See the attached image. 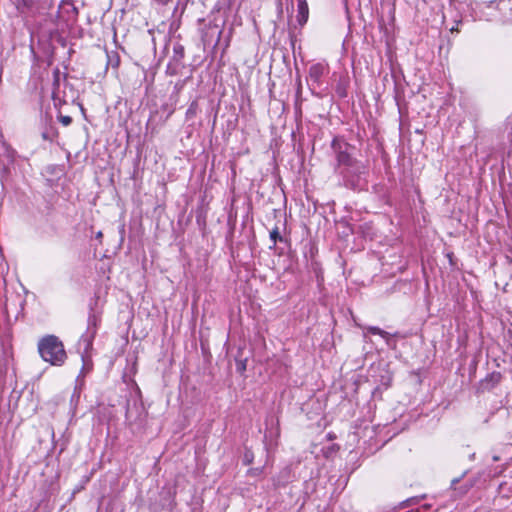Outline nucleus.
Wrapping results in <instances>:
<instances>
[{"mask_svg": "<svg viewBox=\"0 0 512 512\" xmlns=\"http://www.w3.org/2000/svg\"><path fill=\"white\" fill-rule=\"evenodd\" d=\"M37 349L41 359L52 366L61 367L68 358L63 342L56 335L43 336L38 341Z\"/></svg>", "mask_w": 512, "mask_h": 512, "instance_id": "nucleus-1", "label": "nucleus"}, {"mask_svg": "<svg viewBox=\"0 0 512 512\" xmlns=\"http://www.w3.org/2000/svg\"><path fill=\"white\" fill-rule=\"evenodd\" d=\"M341 179V184L351 190H363L367 184L368 167L358 160L335 172Z\"/></svg>", "mask_w": 512, "mask_h": 512, "instance_id": "nucleus-2", "label": "nucleus"}, {"mask_svg": "<svg viewBox=\"0 0 512 512\" xmlns=\"http://www.w3.org/2000/svg\"><path fill=\"white\" fill-rule=\"evenodd\" d=\"M330 147L336 161L335 172L358 161L353 156L355 147L348 143L343 136H335L331 141Z\"/></svg>", "mask_w": 512, "mask_h": 512, "instance_id": "nucleus-3", "label": "nucleus"}, {"mask_svg": "<svg viewBox=\"0 0 512 512\" xmlns=\"http://www.w3.org/2000/svg\"><path fill=\"white\" fill-rule=\"evenodd\" d=\"M100 322H101L100 316L98 314H96L94 311H91V313L88 316V320H87V330L81 336V341L86 343V348H88L92 345V341L97 334V330H98V326H99Z\"/></svg>", "mask_w": 512, "mask_h": 512, "instance_id": "nucleus-4", "label": "nucleus"}, {"mask_svg": "<svg viewBox=\"0 0 512 512\" xmlns=\"http://www.w3.org/2000/svg\"><path fill=\"white\" fill-rule=\"evenodd\" d=\"M78 15V10L73 4V0H63L58 9L57 18L68 21Z\"/></svg>", "mask_w": 512, "mask_h": 512, "instance_id": "nucleus-5", "label": "nucleus"}, {"mask_svg": "<svg viewBox=\"0 0 512 512\" xmlns=\"http://www.w3.org/2000/svg\"><path fill=\"white\" fill-rule=\"evenodd\" d=\"M20 15H30L36 7V0H11Z\"/></svg>", "mask_w": 512, "mask_h": 512, "instance_id": "nucleus-6", "label": "nucleus"}, {"mask_svg": "<svg viewBox=\"0 0 512 512\" xmlns=\"http://www.w3.org/2000/svg\"><path fill=\"white\" fill-rule=\"evenodd\" d=\"M54 81H53V91H52V99L55 107H59L62 104H65L66 101L60 97L59 87H60V72L58 69L54 71Z\"/></svg>", "mask_w": 512, "mask_h": 512, "instance_id": "nucleus-7", "label": "nucleus"}, {"mask_svg": "<svg viewBox=\"0 0 512 512\" xmlns=\"http://www.w3.org/2000/svg\"><path fill=\"white\" fill-rule=\"evenodd\" d=\"M464 476V474L461 476V477H458V478H454L452 479L451 481V485H450V488L457 494V496L459 497H462L464 496L474 485V482L473 481H469V482H466L460 486H457L458 483L460 482V480L462 479V477Z\"/></svg>", "mask_w": 512, "mask_h": 512, "instance_id": "nucleus-8", "label": "nucleus"}, {"mask_svg": "<svg viewBox=\"0 0 512 512\" xmlns=\"http://www.w3.org/2000/svg\"><path fill=\"white\" fill-rule=\"evenodd\" d=\"M325 66L321 63H316V64H313L310 68H309V77L312 81H314L315 83H319L322 76L324 75L325 73Z\"/></svg>", "mask_w": 512, "mask_h": 512, "instance_id": "nucleus-9", "label": "nucleus"}, {"mask_svg": "<svg viewBox=\"0 0 512 512\" xmlns=\"http://www.w3.org/2000/svg\"><path fill=\"white\" fill-rule=\"evenodd\" d=\"M308 15H309V9H308L307 2L305 0H299L298 1L297 21L301 26H303L307 22Z\"/></svg>", "mask_w": 512, "mask_h": 512, "instance_id": "nucleus-10", "label": "nucleus"}, {"mask_svg": "<svg viewBox=\"0 0 512 512\" xmlns=\"http://www.w3.org/2000/svg\"><path fill=\"white\" fill-rule=\"evenodd\" d=\"M500 380L501 374L498 372H493L481 382V386L484 389H492L496 384L500 382Z\"/></svg>", "mask_w": 512, "mask_h": 512, "instance_id": "nucleus-11", "label": "nucleus"}, {"mask_svg": "<svg viewBox=\"0 0 512 512\" xmlns=\"http://www.w3.org/2000/svg\"><path fill=\"white\" fill-rule=\"evenodd\" d=\"M106 69L108 67H112L113 69L117 70L120 65V56L118 52L116 51H106Z\"/></svg>", "mask_w": 512, "mask_h": 512, "instance_id": "nucleus-12", "label": "nucleus"}, {"mask_svg": "<svg viewBox=\"0 0 512 512\" xmlns=\"http://www.w3.org/2000/svg\"><path fill=\"white\" fill-rule=\"evenodd\" d=\"M184 56H185V50H184V47L181 45V44H175L174 47H173V56H172V60L180 65L182 64V61L184 59Z\"/></svg>", "mask_w": 512, "mask_h": 512, "instance_id": "nucleus-13", "label": "nucleus"}, {"mask_svg": "<svg viewBox=\"0 0 512 512\" xmlns=\"http://www.w3.org/2000/svg\"><path fill=\"white\" fill-rule=\"evenodd\" d=\"M236 371L243 374L247 369V358L242 357V350L239 349L235 357Z\"/></svg>", "mask_w": 512, "mask_h": 512, "instance_id": "nucleus-14", "label": "nucleus"}, {"mask_svg": "<svg viewBox=\"0 0 512 512\" xmlns=\"http://www.w3.org/2000/svg\"><path fill=\"white\" fill-rule=\"evenodd\" d=\"M269 237L272 242V245L270 246V249H274L277 242H283L284 238L281 236L279 227L275 226L270 232Z\"/></svg>", "mask_w": 512, "mask_h": 512, "instance_id": "nucleus-15", "label": "nucleus"}, {"mask_svg": "<svg viewBox=\"0 0 512 512\" xmlns=\"http://www.w3.org/2000/svg\"><path fill=\"white\" fill-rule=\"evenodd\" d=\"M365 330L370 334L381 336L382 338H384L386 340L387 344H389L390 334L388 332L382 330L381 328H379L377 326H367V327H365Z\"/></svg>", "mask_w": 512, "mask_h": 512, "instance_id": "nucleus-16", "label": "nucleus"}, {"mask_svg": "<svg viewBox=\"0 0 512 512\" xmlns=\"http://www.w3.org/2000/svg\"><path fill=\"white\" fill-rule=\"evenodd\" d=\"M57 136H58V131L53 126L45 127L44 131L42 132V138L44 140H47L50 142H52Z\"/></svg>", "mask_w": 512, "mask_h": 512, "instance_id": "nucleus-17", "label": "nucleus"}, {"mask_svg": "<svg viewBox=\"0 0 512 512\" xmlns=\"http://www.w3.org/2000/svg\"><path fill=\"white\" fill-rule=\"evenodd\" d=\"M199 111V105L197 100H194L190 103L187 111H186V120H192L195 118Z\"/></svg>", "mask_w": 512, "mask_h": 512, "instance_id": "nucleus-18", "label": "nucleus"}, {"mask_svg": "<svg viewBox=\"0 0 512 512\" xmlns=\"http://www.w3.org/2000/svg\"><path fill=\"white\" fill-rule=\"evenodd\" d=\"M58 120L63 126H69L72 123V117L68 115H58Z\"/></svg>", "mask_w": 512, "mask_h": 512, "instance_id": "nucleus-19", "label": "nucleus"}, {"mask_svg": "<svg viewBox=\"0 0 512 512\" xmlns=\"http://www.w3.org/2000/svg\"><path fill=\"white\" fill-rule=\"evenodd\" d=\"M425 497H426L425 495H422L420 497H412L406 501L408 503L407 506L412 505V504H417L420 502L421 499H424Z\"/></svg>", "mask_w": 512, "mask_h": 512, "instance_id": "nucleus-20", "label": "nucleus"}, {"mask_svg": "<svg viewBox=\"0 0 512 512\" xmlns=\"http://www.w3.org/2000/svg\"><path fill=\"white\" fill-rule=\"evenodd\" d=\"M262 468H252L248 470V474L251 476H258L262 473Z\"/></svg>", "mask_w": 512, "mask_h": 512, "instance_id": "nucleus-21", "label": "nucleus"}, {"mask_svg": "<svg viewBox=\"0 0 512 512\" xmlns=\"http://www.w3.org/2000/svg\"><path fill=\"white\" fill-rule=\"evenodd\" d=\"M252 462V455H250L248 452L244 455V463L246 465L250 464Z\"/></svg>", "mask_w": 512, "mask_h": 512, "instance_id": "nucleus-22", "label": "nucleus"}, {"mask_svg": "<svg viewBox=\"0 0 512 512\" xmlns=\"http://www.w3.org/2000/svg\"><path fill=\"white\" fill-rule=\"evenodd\" d=\"M222 33H223V31H222V30H219L218 35H217L216 45L219 43V41H220V39H221V36H222Z\"/></svg>", "mask_w": 512, "mask_h": 512, "instance_id": "nucleus-23", "label": "nucleus"}, {"mask_svg": "<svg viewBox=\"0 0 512 512\" xmlns=\"http://www.w3.org/2000/svg\"><path fill=\"white\" fill-rule=\"evenodd\" d=\"M103 237V233L101 231H99L97 234H96V238L97 239H100Z\"/></svg>", "mask_w": 512, "mask_h": 512, "instance_id": "nucleus-24", "label": "nucleus"}]
</instances>
